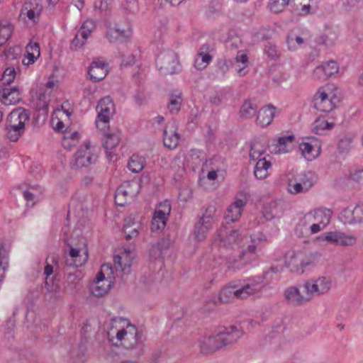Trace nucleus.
I'll return each mask as SVG.
<instances>
[{"instance_id": "f257e3e1", "label": "nucleus", "mask_w": 363, "mask_h": 363, "mask_svg": "<svg viewBox=\"0 0 363 363\" xmlns=\"http://www.w3.org/2000/svg\"><path fill=\"white\" fill-rule=\"evenodd\" d=\"M215 240L220 247L233 250L226 257L225 264L229 269L240 270L256 258L257 246L252 243L245 248L248 237L242 235L238 230L220 229ZM252 241L255 242L254 240Z\"/></svg>"}, {"instance_id": "f03ea898", "label": "nucleus", "mask_w": 363, "mask_h": 363, "mask_svg": "<svg viewBox=\"0 0 363 363\" xmlns=\"http://www.w3.org/2000/svg\"><path fill=\"white\" fill-rule=\"evenodd\" d=\"M108 340L114 345H121L128 350H134V355L140 357L145 352L144 340L137 328L130 321L121 317L111 320V327L107 332Z\"/></svg>"}, {"instance_id": "7ed1b4c3", "label": "nucleus", "mask_w": 363, "mask_h": 363, "mask_svg": "<svg viewBox=\"0 0 363 363\" xmlns=\"http://www.w3.org/2000/svg\"><path fill=\"white\" fill-rule=\"evenodd\" d=\"M242 335V330L235 325L221 326L211 334L199 339L201 353L208 355L236 342Z\"/></svg>"}, {"instance_id": "20e7f679", "label": "nucleus", "mask_w": 363, "mask_h": 363, "mask_svg": "<svg viewBox=\"0 0 363 363\" xmlns=\"http://www.w3.org/2000/svg\"><path fill=\"white\" fill-rule=\"evenodd\" d=\"M30 120L29 111L19 107L13 109L6 119V133L7 138L12 142H16L23 134L26 124Z\"/></svg>"}, {"instance_id": "39448f33", "label": "nucleus", "mask_w": 363, "mask_h": 363, "mask_svg": "<svg viewBox=\"0 0 363 363\" xmlns=\"http://www.w3.org/2000/svg\"><path fill=\"white\" fill-rule=\"evenodd\" d=\"M314 255L305 250L293 251L286 255V266L291 272L303 274L305 268L313 264Z\"/></svg>"}, {"instance_id": "423d86ee", "label": "nucleus", "mask_w": 363, "mask_h": 363, "mask_svg": "<svg viewBox=\"0 0 363 363\" xmlns=\"http://www.w3.org/2000/svg\"><path fill=\"white\" fill-rule=\"evenodd\" d=\"M96 109L98 111L96 119V128L101 131H105L108 128L110 118L115 113V106L111 98L107 96L101 99Z\"/></svg>"}, {"instance_id": "0eeeda50", "label": "nucleus", "mask_w": 363, "mask_h": 363, "mask_svg": "<svg viewBox=\"0 0 363 363\" xmlns=\"http://www.w3.org/2000/svg\"><path fill=\"white\" fill-rule=\"evenodd\" d=\"M337 98L326 86L320 87L314 94L313 107L321 112H330L336 107Z\"/></svg>"}, {"instance_id": "6e6552de", "label": "nucleus", "mask_w": 363, "mask_h": 363, "mask_svg": "<svg viewBox=\"0 0 363 363\" xmlns=\"http://www.w3.org/2000/svg\"><path fill=\"white\" fill-rule=\"evenodd\" d=\"M332 284L331 278L323 276L307 280L301 287L306 290L311 301L314 297L327 294L332 288Z\"/></svg>"}, {"instance_id": "1a4fd4ad", "label": "nucleus", "mask_w": 363, "mask_h": 363, "mask_svg": "<svg viewBox=\"0 0 363 363\" xmlns=\"http://www.w3.org/2000/svg\"><path fill=\"white\" fill-rule=\"evenodd\" d=\"M94 147L90 145L89 142H85L73 157L71 166L74 168L86 167L96 162L97 156L94 152Z\"/></svg>"}, {"instance_id": "9d476101", "label": "nucleus", "mask_w": 363, "mask_h": 363, "mask_svg": "<svg viewBox=\"0 0 363 363\" xmlns=\"http://www.w3.org/2000/svg\"><path fill=\"white\" fill-rule=\"evenodd\" d=\"M156 64L159 69L165 74H173L180 70L178 56L173 51L160 54L156 60Z\"/></svg>"}, {"instance_id": "9b49d317", "label": "nucleus", "mask_w": 363, "mask_h": 363, "mask_svg": "<svg viewBox=\"0 0 363 363\" xmlns=\"http://www.w3.org/2000/svg\"><path fill=\"white\" fill-rule=\"evenodd\" d=\"M138 186L135 183H125L121 185L115 194V203L120 206H123L130 202L137 196Z\"/></svg>"}, {"instance_id": "f8f14e48", "label": "nucleus", "mask_w": 363, "mask_h": 363, "mask_svg": "<svg viewBox=\"0 0 363 363\" xmlns=\"http://www.w3.org/2000/svg\"><path fill=\"white\" fill-rule=\"evenodd\" d=\"M42 9L40 0H26L21 10L20 17L35 23L39 20Z\"/></svg>"}, {"instance_id": "ddd939ff", "label": "nucleus", "mask_w": 363, "mask_h": 363, "mask_svg": "<svg viewBox=\"0 0 363 363\" xmlns=\"http://www.w3.org/2000/svg\"><path fill=\"white\" fill-rule=\"evenodd\" d=\"M284 298L291 305L301 306L311 301V298L306 289L297 286H290L286 289L284 293Z\"/></svg>"}, {"instance_id": "4468645a", "label": "nucleus", "mask_w": 363, "mask_h": 363, "mask_svg": "<svg viewBox=\"0 0 363 363\" xmlns=\"http://www.w3.org/2000/svg\"><path fill=\"white\" fill-rule=\"evenodd\" d=\"M132 251L130 248H125L120 255H116L113 258V265L116 273L128 274L132 265Z\"/></svg>"}, {"instance_id": "2eb2a0df", "label": "nucleus", "mask_w": 363, "mask_h": 363, "mask_svg": "<svg viewBox=\"0 0 363 363\" xmlns=\"http://www.w3.org/2000/svg\"><path fill=\"white\" fill-rule=\"evenodd\" d=\"M338 71L339 66L337 63L335 61L330 60L323 63L320 66L316 67L313 72V76L317 80L325 81L333 75L337 74Z\"/></svg>"}, {"instance_id": "dca6fc26", "label": "nucleus", "mask_w": 363, "mask_h": 363, "mask_svg": "<svg viewBox=\"0 0 363 363\" xmlns=\"http://www.w3.org/2000/svg\"><path fill=\"white\" fill-rule=\"evenodd\" d=\"M180 136L177 132V125L175 121H169L164 130L163 143L169 149H174L179 144Z\"/></svg>"}, {"instance_id": "f3484780", "label": "nucleus", "mask_w": 363, "mask_h": 363, "mask_svg": "<svg viewBox=\"0 0 363 363\" xmlns=\"http://www.w3.org/2000/svg\"><path fill=\"white\" fill-rule=\"evenodd\" d=\"M214 220L210 216H203L196 223L194 230V235L197 241H203L209 232L213 228Z\"/></svg>"}, {"instance_id": "a211bd4d", "label": "nucleus", "mask_w": 363, "mask_h": 363, "mask_svg": "<svg viewBox=\"0 0 363 363\" xmlns=\"http://www.w3.org/2000/svg\"><path fill=\"white\" fill-rule=\"evenodd\" d=\"M247 204V199L236 198L234 202L230 204L226 211L225 218L228 222H235L238 220L242 214L244 207Z\"/></svg>"}, {"instance_id": "6ab92c4d", "label": "nucleus", "mask_w": 363, "mask_h": 363, "mask_svg": "<svg viewBox=\"0 0 363 363\" xmlns=\"http://www.w3.org/2000/svg\"><path fill=\"white\" fill-rule=\"evenodd\" d=\"M237 299H245L250 296L258 294L261 292L263 286L262 284L252 281L245 284L236 282Z\"/></svg>"}, {"instance_id": "aec40b11", "label": "nucleus", "mask_w": 363, "mask_h": 363, "mask_svg": "<svg viewBox=\"0 0 363 363\" xmlns=\"http://www.w3.org/2000/svg\"><path fill=\"white\" fill-rule=\"evenodd\" d=\"M21 91L17 86L0 89V101L6 106L17 104L21 100Z\"/></svg>"}, {"instance_id": "412c9836", "label": "nucleus", "mask_w": 363, "mask_h": 363, "mask_svg": "<svg viewBox=\"0 0 363 363\" xmlns=\"http://www.w3.org/2000/svg\"><path fill=\"white\" fill-rule=\"evenodd\" d=\"M335 125V118L329 116H320L315 119L312 125L314 133L322 135L326 130H331Z\"/></svg>"}, {"instance_id": "4be33fe9", "label": "nucleus", "mask_w": 363, "mask_h": 363, "mask_svg": "<svg viewBox=\"0 0 363 363\" xmlns=\"http://www.w3.org/2000/svg\"><path fill=\"white\" fill-rule=\"evenodd\" d=\"M78 248L70 247L69 256L65 258V264L69 267H79L85 264L88 259L87 250H84L83 254Z\"/></svg>"}, {"instance_id": "5701e85b", "label": "nucleus", "mask_w": 363, "mask_h": 363, "mask_svg": "<svg viewBox=\"0 0 363 363\" xmlns=\"http://www.w3.org/2000/svg\"><path fill=\"white\" fill-rule=\"evenodd\" d=\"M107 73V64L104 60L99 59L94 60L89 67V74L94 82L104 79Z\"/></svg>"}, {"instance_id": "b1692460", "label": "nucleus", "mask_w": 363, "mask_h": 363, "mask_svg": "<svg viewBox=\"0 0 363 363\" xmlns=\"http://www.w3.org/2000/svg\"><path fill=\"white\" fill-rule=\"evenodd\" d=\"M131 32L129 29H121L117 26H108L106 33V38L111 43L120 41L125 42L130 38Z\"/></svg>"}, {"instance_id": "393cba45", "label": "nucleus", "mask_w": 363, "mask_h": 363, "mask_svg": "<svg viewBox=\"0 0 363 363\" xmlns=\"http://www.w3.org/2000/svg\"><path fill=\"white\" fill-rule=\"evenodd\" d=\"M268 148V144L264 138L255 139L251 142L250 150V160L256 161L260 158L265 157L263 156Z\"/></svg>"}, {"instance_id": "a878e982", "label": "nucleus", "mask_w": 363, "mask_h": 363, "mask_svg": "<svg viewBox=\"0 0 363 363\" xmlns=\"http://www.w3.org/2000/svg\"><path fill=\"white\" fill-rule=\"evenodd\" d=\"M121 137L119 133H108L104 135L103 139V145L105 149L107 157L111 160L116 155L115 148L120 143Z\"/></svg>"}, {"instance_id": "bb28decb", "label": "nucleus", "mask_w": 363, "mask_h": 363, "mask_svg": "<svg viewBox=\"0 0 363 363\" xmlns=\"http://www.w3.org/2000/svg\"><path fill=\"white\" fill-rule=\"evenodd\" d=\"M284 206L281 203L273 201L264 205L263 208V216L267 220L280 218L284 213Z\"/></svg>"}, {"instance_id": "cd10ccee", "label": "nucleus", "mask_w": 363, "mask_h": 363, "mask_svg": "<svg viewBox=\"0 0 363 363\" xmlns=\"http://www.w3.org/2000/svg\"><path fill=\"white\" fill-rule=\"evenodd\" d=\"M275 114V107L268 105L259 109L257 113L256 123L261 127H266L269 125Z\"/></svg>"}, {"instance_id": "c85d7f7f", "label": "nucleus", "mask_w": 363, "mask_h": 363, "mask_svg": "<svg viewBox=\"0 0 363 363\" xmlns=\"http://www.w3.org/2000/svg\"><path fill=\"white\" fill-rule=\"evenodd\" d=\"M218 298L220 303H231L237 299L236 282L233 281L223 286L220 291Z\"/></svg>"}, {"instance_id": "c756f323", "label": "nucleus", "mask_w": 363, "mask_h": 363, "mask_svg": "<svg viewBox=\"0 0 363 363\" xmlns=\"http://www.w3.org/2000/svg\"><path fill=\"white\" fill-rule=\"evenodd\" d=\"M355 138L356 134L353 132H347L342 135L337 145L339 152L348 153L353 147V143Z\"/></svg>"}, {"instance_id": "7c9ffc66", "label": "nucleus", "mask_w": 363, "mask_h": 363, "mask_svg": "<svg viewBox=\"0 0 363 363\" xmlns=\"http://www.w3.org/2000/svg\"><path fill=\"white\" fill-rule=\"evenodd\" d=\"M272 168V163L265 157L257 160L254 169V174L258 179H264L269 175V169Z\"/></svg>"}, {"instance_id": "2f4dec72", "label": "nucleus", "mask_w": 363, "mask_h": 363, "mask_svg": "<svg viewBox=\"0 0 363 363\" xmlns=\"http://www.w3.org/2000/svg\"><path fill=\"white\" fill-rule=\"evenodd\" d=\"M139 227V224L135 223L134 218L129 216L125 218L123 231L125 234V239L129 240L137 237Z\"/></svg>"}, {"instance_id": "473e14b6", "label": "nucleus", "mask_w": 363, "mask_h": 363, "mask_svg": "<svg viewBox=\"0 0 363 363\" xmlns=\"http://www.w3.org/2000/svg\"><path fill=\"white\" fill-rule=\"evenodd\" d=\"M168 109L172 113H178L183 102L182 94L179 90L173 91L169 96Z\"/></svg>"}, {"instance_id": "72a5a7b5", "label": "nucleus", "mask_w": 363, "mask_h": 363, "mask_svg": "<svg viewBox=\"0 0 363 363\" xmlns=\"http://www.w3.org/2000/svg\"><path fill=\"white\" fill-rule=\"evenodd\" d=\"M186 161L191 164L193 168H197L203 166L206 163L204 153L197 150H191L189 151Z\"/></svg>"}, {"instance_id": "f704fd0d", "label": "nucleus", "mask_w": 363, "mask_h": 363, "mask_svg": "<svg viewBox=\"0 0 363 363\" xmlns=\"http://www.w3.org/2000/svg\"><path fill=\"white\" fill-rule=\"evenodd\" d=\"M13 32V26L8 21H0V46L11 38Z\"/></svg>"}, {"instance_id": "c9c22d12", "label": "nucleus", "mask_w": 363, "mask_h": 363, "mask_svg": "<svg viewBox=\"0 0 363 363\" xmlns=\"http://www.w3.org/2000/svg\"><path fill=\"white\" fill-rule=\"evenodd\" d=\"M294 136L293 135L279 138L276 145V153H284L290 150Z\"/></svg>"}, {"instance_id": "e433bc0d", "label": "nucleus", "mask_w": 363, "mask_h": 363, "mask_svg": "<svg viewBox=\"0 0 363 363\" xmlns=\"http://www.w3.org/2000/svg\"><path fill=\"white\" fill-rule=\"evenodd\" d=\"M333 215V211L330 209L320 208L315 211L314 218L321 224L323 227H325L330 220Z\"/></svg>"}, {"instance_id": "4c0bfd02", "label": "nucleus", "mask_w": 363, "mask_h": 363, "mask_svg": "<svg viewBox=\"0 0 363 363\" xmlns=\"http://www.w3.org/2000/svg\"><path fill=\"white\" fill-rule=\"evenodd\" d=\"M287 190L292 194L305 193L309 190V184L305 183L301 184L293 179H290L288 182Z\"/></svg>"}, {"instance_id": "58836bf2", "label": "nucleus", "mask_w": 363, "mask_h": 363, "mask_svg": "<svg viewBox=\"0 0 363 363\" xmlns=\"http://www.w3.org/2000/svg\"><path fill=\"white\" fill-rule=\"evenodd\" d=\"M9 254L6 248L1 245L0 247V282L5 277V272L9 267Z\"/></svg>"}, {"instance_id": "ea45409f", "label": "nucleus", "mask_w": 363, "mask_h": 363, "mask_svg": "<svg viewBox=\"0 0 363 363\" xmlns=\"http://www.w3.org/2000/svg\"><path fill=\"white\" fill-rule=\"evenodd\" d=\"M145 161L144 159L138 155H133L128 164V169L134 173H138L142 171L144 168Z\"/></svg>"}, {"instance_id": "a19ab883", "label": "nucleus", "mask_w": 363, "mask_h": 363, "mask_svg": "<svg viewBox=\"0 0 363 363\" xmlns=\"http://www.w3.org/2000/svg\"><path fill=\"white\" fill-rule=\"evenodd\" d=\"M257 106L252 100L248 99L244 101L240 108V113L246 118L252 117L255 115Z\"/></svg>"}, {"instance_id": "79ce46f5", "label": "nucleus", "mask_w": 363, "mask_h": 363, "mask_svg": "<svg viewBox=\"0 0 363 363\" xmlns=\"http://www.w3.org/2000/svg\"><path fill=\"white\" fill-rule=\"evenodd\" d=\"M286 43L289 50H296L301 48L304 43V40L299 35L291 33L288 35Z\"/></svg>"}, {"instance_id": "37998d69", "label": "nucleus", "mask_w": 363, "mask_h": 363, "mask_svg": "<svg viewBox=\"0 0 363 363\" xmlns=\"http://www.w3.org/2000/svg\"><path fill=\"white\" fill-rule=\"evenodd\" d=\"M340 220L345 224H353L356 223L354 208L347 207L342 210L339 216Z\"/></svg>"}, {"instance_id": "c03bdc74", "label": "nucleus", "mask_w": 363, "mask_h": 363, "mask_svg": "<svg viewBox=\"0 0 363 363\" xmlns=\"http://www.w3.org/2000/svg\"><path fill=\"white\" fill-rule=\"evenodd\" d=\"M111 287V281H107V284L101 282V284L94 283L91 286L92 294L95 296H103L108 293Z\"/></svg>"}, {"instance_id": "a18cd8bd", "label": "nucleus", "mask_w": 363, "mask_h": 363, "mask_svg": "<svg viewBox=\"0 0 363 363\" xmlns=\"http://www.w3.org/2000/svg\"><path fill=\"white\" fill-rule=\"evenodd\" d=\"M303 155L308 160L314 159L317 155V150L309 143H302L299 145Z\"/></svg>"}, {"instance_id": "49530a36", "label": "nucleus", "mask_w": 363, "mask_h": 363, "mask_svg": "<svg viewBox=\"0 0 363 363\" xmlns=\"http://www.w3.org/2000/svg\"><path fill=\"white\" fill-rule=\"evenodd\" d=\"M110 271V274H113V269L111 264H104L101 266V272L96 276V280L95 283L101 284V282H107V281H111L114 279L113 276H109V274H107L108 277L106 279L104 272Z\"/></svg>"}, {"instance_id": "de8ad7c7", "label": "nucleus", "mask_w": 363, "mask_h": 363, "mask_svg": "<svg viewBox=\"0 0 363 363\" xmlns=\"http://www.w3.org/2000/svg\"><path fill=\"white\" fill-rule=\"evenodd\" d=\"M298 183L302 184H309V189L313 186L315 182V176L311 172H306L303 174H299L293 179Z\"/></svg>"}, {"instance_id": "09e8293b", "label": "nucleus", "mask_w": 363, "mask_h": 363, "mask_svg": "<svg viewBox=\"0 0 363 363\" xmlns=\"http://www.w3.org/2000/svg\"><path fill=\"white\" fill-rule=\"evenodd\" d=\"M211 60L212 57L210 54H205L203 55L197 54L194 60V67L199 70H202L207 67Z\"/></svg>"}, {"instance_id": "8fccbe9b", "label": "nucleus", "mask_w": 363, "mask_h": 363, "mask_svg": "<svg viewBox=\"0 0 363 363\" xmlns=\"http://www.w3.org/2000/svg\"><path fill=\"white\" fill-rule=\"evenodd\" d=\"M88 38L86 37V33L84 32L77 31L74 38L71 42V48L77 50L82 48Z\"/></svg>"}, {"instance_id": "3c124183", "label": "nucleus", "mask_w": 363, "mask_h": 363, "mask_svg": "<svg viewBox=\"0 0 363 363\" xmlns=\"http://www.w3.org/2000/svg\"><path fill=\"white\" fill-rule=\"evenodd\" d=\"M80 279V272L78 271H76L75 273L67 274L66 281L67 283L68 287L72 290L77 289Z\"/></svg>"}, {"instance_id": "603ef678", "label": "nucleus", "mask_w": 363, "mask_h": 363, "mask_svg": "<svg viewBox=\"0 0 363 363\" xmlns=\"http://www.w3.org/2000/svg\"><path fill=\"white\" fill-rule=\"evenodd\" d=\"M318 239L326 241L328 244L338 245V231H330L320 235Z\"/></svg>"}, {"instance_id": "864d4df0", "label": "nucleus", "mask_w": 363, "mask_h": 363, "mask_svg": "<svg viewBox=\"0 0 363 363\" xmlns=\"http://www.w3.org/2000/svg\"><path fill=\"white\" fill-rule=\"evenodd\" d=\"M236 62H241L242 64V67H240L238 70V73L240 76H244L246 74V72H245V68L247 66L248 60L247 55L244 52V51H238L237 55L235 57Z\"/></svg>"}, {"instance_id": "5fc2aeb1", "label": "nucleus", "mask_w": 363, "mask_h": 363, "mask_svg": "<svg viewBox=\"0 0 363 363\" xmlns=\"http://www.w3.org/2000/svg\"><path fill=\"white\" fill-rule=\"evenodd\" d=\"M167 220V219L164 218V217L160 218V216L155 213L151 223L152 230L157 231L164 229L166 225Z\"/></svg>"}, {"instance_id": "6e6d98bb", "label": "nucleus", "mask_w": 363, "mask_h": 363, "mask_svg": "<svg viewBox=\"0 0 363 363\" xmlns=\"http://www.w3.org/2000/svg\"><path fill=\"white\" fill-rule=\"evenodd\" d=\"M171 211V205L169 201H165L160 203L159 208L155 213L159 216L167 219Z\"/></svg>"}, {"instance_id": "4d7b16f0", "label": "nucleus", "mask_w": 363, "mask_h": 363, "mask_svg": "<svg viewBox=\"0 0 363 363\" xmlns=\"http://www.w3.org/2000/svg\"><path fill=\"white\" fill-rule=\"evenodd\" d=\"M355 241L356 239L354 236L338 231V245H352L355 243Z\"/></svg>"}, {"instance_id": "13d9d810", "label": "nucleus", "mask_w": 363, "mask_h": 363, "mask_svg": "<svg viewBox=\"0 0 363 363\" xmlns=\"http://www.w3.org/2000/svg\"><path fill=\"white\" fill-rule=\"evenodd\" d=\"M16 77V71L13 67H7L2 76V82L4 84L9 85L11 82H13Z\"/></svg>"}, {"instance_id": "bf43d9fd", "label": "nucleus", "mask_w": 363, "mask_h": 363, "mask_svg": "<svg viewBox=\"0 0 363 363\" xmlns=\"http://www.w3.org/2000/svg\"><path fill=\"white\" fill-rule=\"evenodd\" d=\"M265 54L271 59H277L279 57L280 52L276 45L268 43L264 48Z\"/></svg>"}, {"instance_id": "052dcab7", "label": "nucleus", "mask_w": 363, "mask_h": 363, "mask_svg": "<svg viewBox=\"0 0 363 363\" xmlns=\"http://www.w3.org/2000/svg\"><path fill=\"white\" fill-rule=\"evenodd\" d=\"M96 28L95 23L93 20H86L84 22L79 31L84 32L86 33V37H89L91 32L94 30Z\"/></svg>"}, {"instance_id": "680f3d73", "label": "nucleus", "mask_w": 363, "mask_h": 363, "mask_svg": "<svg viewBox=\"0 0 363 363\" xmlns=\"http://www.w3.org/2000/svg\"><path fill=\"white\" fill-rule=\"evenodd\" d=\"M297 2L298 5L301 6V8H297V13L299 16H306L310 13L311 6L309 4H303L302 0H296L295 2Z\"/></svg>"}, {"instance_id": "e2e57ef3", "label": "nucleus", "mask_w": 363, "mask_h": 363, "mask_svg": "<svg viewBox=\"0 0 363 363\" xmlns=\"http://www.w3.org/2000/svg\"><path fill=\"white\" fill-rule=\"evenodd\" d=\"M26 52H31L33 55L35 54V55L40 57V52L39 44L36 42L29 43L26 48Z\"/></svg>"}, {"instance_id": "0e129e2a", "label": "nucleus", "mask_w": 363, "mask_h": 363, "mask_svg": "<svg viewBox=\"0 0 363 363\" xmlns=\"http://www.w3.org/2000/svg\"><path fill=\"white\" fill-rule=\"evenodd\" d=\"M38 57H39L35 55V54L33 55L31 52H26L22 62L25 65H30L33 64Z\"/></svg>"}, {"instance_id": "69168bd1", "label": "nucleus", "mask_w": 363, "mask_h": 363, "mask_svg": "<svg viewBox=\"0 0 363 363\" xmlns=\"http://www.w3.org/2000/svg\"><path fill=\"white\" fill-rule=\"evenodd\" d=\"M354 216L356 218V223L363 222V203L357 204L354 208Z\"/></svg>"}, {"instance_id": "338daca9", "label": "nucleus", "mask_w": 363, "mask_h": 363, "mask_svg": "<svg viewBox=\"0 0 363 363\" xmlns=\"http://www.w3.org/2000/svg\"><path fill=\"white\" fill-rule=\"evenodd\" d=\"M23 197H24L25 200L26 201L27 206L33 207L35 205V201H34L35 196L33 193H31L29 191H25L23 192Z\"/></svg>"}, {"instance_id": "774afa93", "label": "nucleus", "mask_w": 363, "mask_h": 363, "mask_svg": "<svg viewBox=\"0 0 363 363\" xmlns=\"http://www.w3.org/2000/svg\"><path fill=\"white\" fill-rule=\"evenodd\" d=\"M77 144V143H76V139L72 141L70 140V138H68V136H64L62 140V145L65 149L71 150Z\"/></svg>"}]
</instances>
